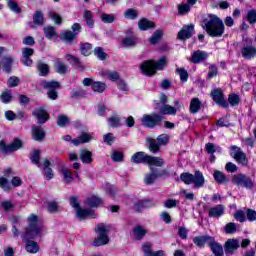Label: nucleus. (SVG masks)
I'll return each mask as SVG.
<instances>
[{"label": "nucleus", "instance_id": "44", "mask_svg": "<svg viewBox=\"0 0 256 256\" xmlns=\"http://www.w3.org/2000/svg\"><path fill=\"white\" fill-rule=\"evenodd\" d=\"M133 234L135 239L141 241V239L144 238L145 235H147V230H145V228H143L142 226H137L136 228H134Z\"/></svg>", "mask_w": 256, "mask_h": 256}, {"label": "nucleus", "instance_id": "41", "mask_svg": "<svg viewBox=\"0 0 256 256\" xmlns=\"http://www.w3.org/2000/svg\"><path fill=\"white\" fill-rule=\"evenodd\" d=\"M44 207L47 209L48 213H57V211H59V204L55 201L45 202Z\"/></svg>", "mask_w": 256, "mask_h": 256}, {"label": "nucleus", "instance_id": "62", "mask_svg": "<svg viewBox=\"0 0 256 256\" xmlns=\"http://www.w3.org/2000/svg\"><path fill=\"white\" fill-rule=\"evenodd\" d=\"M106 77L109 81H121V79H119V72L117 71H106Z\"/></svg>", "mask_w": 256, "mask_h": 256}, {"label": "nucleus", "instance_id": "4", "mask_svg": "<svg viewBox=\"0 0 256 256\" xmlns=\"http://www.w3.org/2000/svg\"><path fill=\"white\" fill-rule=\"evenodd\" d=\"M70 205L75 209L78 219H95V212L91 209H83L79 206V198L72 196L70 198Z\"/></svg>", "mask_w": 256, "mask_h": 256}, {"label": "nucleus", "instance_id": "6", "mask_svg": "<svg viewBox=\"0 0 256 256\" xmlns=\"http://www.w3.org/2000/svg\"><path fill=\"white\" fill-rule=\"evenodd\" d=\"M161 121H163V116L157 113L144 114L141 118L143 127H147L148 129H155Z\"/></svg>", "mask_w": 256, "mask_h": 256}, {"label": "nucleus", "instance_id": "36", "mask_svg": "<svg viewBox=\"0 0 256 256\" xmlns=\"http://www.w3.org/2000/svg\"><path fill=\"white\" fill-rule=\"evenodd\" d=\"M54 69L56 73H59V75H65V73H67V65H65V63L60 59L56 60Z\"/></svg>", "mask_w": 256, "mask_h": 256}, {"label": "nucleus", "instance_id": "47", "mask_svg": "<svg viewBox=\"0 0 256 256\" xmlns=\"http://www.w3.org/2000/svg\"><path fill=\"white\" fill-rule=\"evenodd\" d=\"M193 176V174L185 172L180 175V179L185 185H193Z\"/></svg>", "mask_w": 256, "mask_h": 256}, {"label": "nucleus", "instance_id": "5", "mask_svg": "<svg viewBox=\"0 0 256 256\" xmlns=\"http://www.w3.org/2000/svg\"><path fill=\"white\" fill-rule=\"evenodd\" d=\"M97 237L93 241L94 247H101L109 243V236L107 235V226L105 224H98L96 229Z\"/></svg>", "mask_w": 256, "mask_h": 256}, {"label": "nucleus", "instance_id": "54", "mask_svg": "<svg viewBox=\"0 0 256 256\" xmlns=\"http://www.w3.org/2000/svg\"><path fill=\"white\" fill-rule=\"evenodd\" d=\"M109 127H119L121 125V117L119 115H113L108 118Z\"/></svg>", "mask_w": 256, "mask_h": 256}, {"label": "nucleus", "instance_id": "12", "mask_svg": "<svg viewBox=\"0 0 256 256\" xmlns=\"http://www.w3.org/2000/svg\"><path fill=\"white\" fill-rule=\"evenodd\" d=\"M32 115L38 119V123H40V125H43L49 121V113L46 112L45 108L43 107L36 108L32 112Z\"/></svg>", "mask_w": 256, "mask_h": 256}, {"label": "nucleus", "instance_id": "64", "mask_svg": "<svg viewBox=\"0 0 256 256\" xmlns=\"http://www.w3.org/2000/svg\"><path fill=\"white\" fill-rule=\"evenodd\" d=\"M151 243L146 242L142 245V251L144 253V256H152L153 252L151 251Z\"/></svg>", "mask_w": 256, "mask_h": 256}, {"label": "nucleus", "instance_id": "43", "mask_svg": "<svg viewBox=\"0 0 256 256\" xmlns=\"http://www.w3.org/2000/svg\"><path fill=\"white\" fill-rule=\"evenodd\" d=\"M80 51L85 57H89V54L93 51V45L91 43H81Z\"/></svg>", "mask_w": 256, "mask_h": 256}, {"label": "nucleus", "instance_id": "60", "mask_svg": "<svg viewBox=\"0 0 256 256\" xmlns=\"http://www.w3.org/2000/svg\"><path fill=\"white\" fill-rule=\"evenodd\" d=\"M191 11V6L189 4L182 3L178 6V13L180 15H187Z\"/></svg>", "mask_w": 256, "mask_h": 256}, {"label": "nucleus", "instance_id": "33", "mask_svg": "<svg viewBox=\"0 0 256 256\" xmlns=\"http://www.w3.org/2000/svg\"><path fill=\"white\" fill-rule=\"evenodd\" d=\"M206 151L209 155H211V159L212 161H215V153L221 152V147L219 146H215V144L213 143H207L206 144Z\"/></svg>", "mask_w": 256, "mask_h": 256}, {"label": "nucleus", "instance_id": "21", "mask_svg": "<svg viewBox=\"0 0 256 256\" xmlns=\"http://www.w3.org/2000/svg\"><path fill=\"white\" fill-rule=\"evenodd\" d=\"M150 170H151V173L146 174L144 177V183L146 185H153V183L157 181V178L161 177V175L159 174V171L153 170V168H150Z\"/></svg>", "mask_w": 256, "mask_h": 256}, {"label": "nucleus", "instance_id": "32", "mask_svg": "<svg viewBox=\"0 0 256 256\" xmlns=\"http://www.w3.org/2000/svg\"><path fill=\"white\" fill-rule=\"evenodd\" d=\"M43 175L48 180L53 179L54 177L53 169H51V162H49V160H44Z\"/></svg>", "mask_w": 256, "mask_h": 256}, {"label": "nucleus", "instance_id": "3", "mask_svg": "<svg viewBox=\"0 0 256 256\" xmlns=\"http://www.w3.org/2000/svg\"><path fill=\"white\" fill-rule=\"evenodd\" d=\"M28 223L29 226L26 229V233L24 236L26 239H33L37 237V235H39L41 231H43V226L41 225V223H39V218L37 217V215H30L28 218Z\"/></svg>", "mask_w": 256, "mask_h": 256}, {"label": "nucleus", "instance_id": "11", "mask_svg": "<svg viewBox=\"0 0 256 256\" xmlns=\"http://www.w3.org/2000/svg\"><path fill=\"white\" fill-rule=\"evenodd\" d=\"M241 247V242L238 239H228L224 244V251L226 254L233 255L237 249Z\"/></svg>", "mask_w": 256, "mask_h": 256}, {"label": "nucleus", "instance_id": "1", "mask_svg": "<svg viewBox=\"0 0 256 256\" xmlns=\"http://www.w3.org/2000/svg\"><path fill=\"white\" fill-rule=\"evenodd\" d=\"M202 29L209 37H223L225 33V23L223 19L215 14H208L201 23Z\"/></svg>", "mask_w": 256, "mask_h": 256}, {"label": "nucleus", "instance_id": "31", "mask_svg": "<svg viewBox=\"0 0 256 256\" xmlns=\"http://www.w3.org/2000/svg\"><path fill=\"white\" fill-rule=\"evenodd\" d=\"M147 143L149 145L148 149L151 153H158L159 149H161L160 143L155 139L148 138Z\"/></svg>", "mask_w": 256, "mask_h": 256}, {"label": "nucleus", "instance_id": "10", "mask_svg": "<svg viewBox=\"0 0 256 256\" xmlns=\"http://www.w3.org/2000/svg\"><path fill=\"white\" fill-rule=\"evenodd\" d=\"M211 96L213 101L217 103L220 107H224L227 109L229 107V103H227V100L223 97V90L221 89H215L214 91L211 92Z\"/></svg>", "mask_w": 256, "mask_h": 256}, {"label": "nucleus", "instance_id": "34", "mask_svg": "<svg viewBox=\"0 0 256 256\" xmlns=\"http://www.w3.org/2000/svg\"><path fill=\"white\" fill-rule=\"evenodd\" d=\"M90 140H91V135L87 133H82L79 138L73 139L71 140V142L73 143V145L77 146L83 143H89Z\"/></svg>", "mask_w": 256, "mask_h": 256}, {"label": "nucleus", "instance_id": "7", "mask_svg": "<svg viewBox=\"0 0 256 256\" xmlns=\"http://www.w3.org/2000/svg\"><path fill=\"white\" fill-rule=\"evenodd\" d=\"M232 183L237 185V187H245L246 189H253V187H255L253 180L245 174L234 175Z\"/></svg>", "mask_w": 256, "mask_h": 256}, {"label": "nucleus", "instance_id": "9", "mask_svg": "<svg viewBox=\"0 0 256 256\" xmlns=\"http://www.w3.org/2000/svg\"><path fill=\"white\" fill-rule=\"evenodd\" d=\"M23 147V142L19 139H15L11 144L6 145L4 142H0V149L2 153H13L19 151Z\"/></svg>", "mask_w": 256, "mask_h": 256}, {"label": "nucleus", "instance_id": "18", "mask_svg": "<svg viewBox=\"0 0 256 256\" xmlns=\"http://www.w3.org/2000/svg\"><path fill=\"white\" fill-rule=\"evenodd\" d=\"M148 157H149V154L145 152H136L131 156L130 161L131 163H135L136 165H139L140 163H147Z\"/></svg>", "mask_w": 256, "mask_h": 256}, {"label": "nucleus", "instance_id": "46", "mask_svg": "<svg viewBox=\"0 0 256 256\" xmlns=\"http://www.w3.org/2000/svg\"><path fill=\"white\" fill-rule=\"evenodd\" d=\"M161 37H163V30H156L152 37L149 38V43L157 45V42L161 41Z\"/></svg>", "mask_w": 256, "mask_h": 256}, {"label": "nucleus", "instance_id": "29", "mask_svg": "<svg viewBox=\"0 0 256 256\" xmlns=\"http://www.w3.org/2000/svg\"><path fill=\"white\" fill-rule=\"evenodd\" d=\"M41 87L43 89H48V91H53L55 89H59L60 85L59 82L57 81H47V80H42L40 82Z\"/></svg>", "mask_w": 256, "mask_h": 256}, {"label": "nucleus", "instance_id": "23", "mask_svg": "<svg viewBox=\"0 0 256 256\" xmlns=\"http://www.w3.org/2000/svg\"><path fill=\"white\" fill-rule=\"evenodd\" d=\"M208 247H210L215 256H223V246L215 241V238H212L210 244H208Z\"/></svg>", "mask_w": 256, "mask_h": 256}, {"label": "nucleus", "instance_id": "52", "mask_svg": "<svg viewBox=\"0 0 256 256\" xmlns=\"http://www.w3.org/2000/svg\"><path fill=\"white\" fill-rule=\"evenodd\" d=\"M48 16L50 17V19H52V21H54L56 25H61V23H63V18L61 17V15L55 13V11L53 10L48 12Z\"/></svg>", "mask_w": 256, "mask_h": 256}, {"label": "nucleus", "instance_id": "63", "mask_svg": "<svg viewBox=\"0 0 256 256\" xmlns=\"http://www.w3.org/2000/svg\"><path fill=\"white\" fill-rule=\"evenodd\" d=\"M102 23H113L115 21V15L113 14H101L100 16Z\"/></svg>", "mask_w": 256, "mask_h": 256}, {"label": "nucleus", "instance_id": "19", "mask_svg": "<svg viewBox=\"0 0 256 256\" xmlns=\"http://www.w3.org/2000/svg\"><path fill=\"white\" fill-rule=\"evenodd\" d=\"M32 138L34 141H43L45 139V130L41 126H32Z\"/></svg>", "mask_w": 256, "mask_h": 256}, {"label": "nucleus", "instance_id": "16", "mask_svg": "<svg viewBox=\"0 0 256 256\" xmlns=\"http://www.w3.org/2000/svg\"><path fill=\"white\" fill-rule=\"evenodd\" d=\"M209 217H213L215 219H219V217H223L225 215V206L219 204L216 206H213L208 211Z\"/></svg>", "mask_w": 256, "mask_h": 256}, {"label": "nucleus", "instance_id": "24", "mask_svg": "<svg viewBox=\"0 0 256 256\" xmlns=\"http://www.w3.org/2000/svg\"><path fill=\"white\" fill-rule=\"evenodd\" d=\"M146 164L150 167H163V165H165V161L160 157L148 155Z\"/></svg>", "mask_w": 256, "mask_h": 256}, {"label": "nucleus", "instance_id": "20", "mask_svg": "<svg viewBox=\"0 0 256 256\" xmlns=\"http://www.w3.org/2000/svg\"><path fill=\"white\" fill-rule=\"evenodd\" d=\"M213 237L209 236V235H204V236H196L193 239L194 244L197 247L203 248L205 247V244L207 243V245H209L212 241Z\"/></svg>", "mask_w": 256, "mask_h": 256}, {"label": "nucleus", "instance_id": "8", "mask_svg": "<svg viewBox=\"0 0 256 256\" xmlns=\"http://www.w3.org/2000/svg\"><path fill=\"white\" fill-rule=\"evenodd\" d=\"M231 157L240 163L241 165H247V155L245 152L241 151V148L237 146H232L230 151Z\"/></svg>", "mask_w": 256, "mask_h": 256}, {"label": "nucleus", "instance_id": "25", "mask_svg": "<svg viewBox=\"0 0 256 256\" xmlns=\"http://www.w3.org/2000/svg\"><path fill=\"white\" fill-rule=\"evenodd\" d=\"M1 65L6 71V73H10L12 67H13V57L11 55H6L1 59Z\"/></svg>", "mask_w": 256, "mask_h": 256}, {"label": "nucleus", "instance_id": "53", "mask_svg": "<svg viewBox=\"0 0 256 256\" xmlns=\"http://www.w3.org/2000/svg\"><path fill=\"white\" fill-rule=\"evenodd\" d=\"M176 72L179 75L180 80L182 81V83H187V81L189 79V72H187L185 70V68H177Z\"/></svg>", "mask_w": 256, "mask_h": 256}, {"label": "nucleus", "instance_id": "17", "mask_svg": "<svg viewBox=\"0 0 256 256\" xmlns=\"http://www.w3.org/2000/svg\"><path fill=\"white\" fill-rule=\"evenodd\" d=\"M192 185H194V189H201V187L205 186V176H203L201 171L194 173Z\"/></svg>", "mask_w": 256, "mask_h": 256}, {"label": "nucleus", "instance_id": "45", "mask_svg": "<svg viewBox=\"0 0 256 256\" xmlns=\"http://www.w3.org/2000/svg\"><path fill=\"white\" fill-rule=\"evenodd\" d=\"M65 59L70 63V65H73L74 67H81V60L77 58V56L66 54Z\"/></svg>", "mask_w": 256, "mask_h": 256}, {"label": "nucleus", "instance_id": "40", "mask_svg": "<svg viewBox=\"0 0 256 256\" xmlns=\"http://www.w3.org/2000/svg\"><path fill=\"white\" fill-rule=\"evenodd\" d=\"M86 203L89 207H99L103 204V200L99 196H91L86 200Z\"/></svg>", "mask_w": 256, "mask_h": 256}, {"label": "nucleus", "instance_id": "28", "mask_svg": "<svg viewBox=\"0 0 256 256\" xmlns=\"http://www.w3.org/2000/svg\"><path fill=\"white\" fill-rule=\"evenodd\" d=\"M92 157H93V154L91 153V151L81 150L80 160L82 161V163H85L86 165L93 163Z\"/></svg>", "mask_w": 256, "mask_h": 256}, {"label": "nucleus", "instance_id": "15", "mask_svg": "<svg viewBox=\"0 0 256 256\" xmlns=\"http://www.w3.org/2000/svg\"><path fill=\"white\" fill-rule=\"evenodd\" d=\"M209 57V54L202 50H197L192 53V56L190 57L189 61L190 63L199 64L203 63Z\"/></svg>", "mask_w": 256, "mask_h": 256}, {"label": "nucleus", "instance_id": "61", "mask_svg": "<svg viewBox=\"0 0 256 256\" xmlns=\"http://www.w3.org/2000/svg\"><path fill=\"white\" fill-rule=\"evenodd\" d=\"M246 19H247L248 23H250L251 25H255V23H256V10H249L247 12Z\"/></svg>", "mask_w": 256, "mask_h": 256}, {"label": "nucleus", "instance_id": "55", "mask_svg": "<svg viewBox=\"0 0 256 256\" xmlns=\"http://www.w3.org/2000/svg\"><path fill=\"white\" fill-rule=\"evenodd\" d=\"M61 173L63 175L64 181H66L67 183H71V181H73V174L67 168L63 167L61 169Z\"/></svg>", "mask_w": 256, "mask_h": 256}, {"label": "nucleus", "instance_id": "51", "mask_svg": "<svg viewBox=\"0 0 256 256\" xmlns=\"http://www.w3.org/2000/svg\"><path fill=\"white\" fill-rule=\"evenodd\" d=\"M33 21L35 25H44L45 24V18L43 17V12L36 11L33 16Z\"/></svg>", "mask_w": 256, "mask_h": 256}, {"label": "nucleus", "instance_id": "56", "mask_svg": "<svg viewBox=\"0 0 256 256\" xmlns=\"http://www.w3.org/2000/svg\"><path fill=\"white\" fill-rule=\"evenodd\" d=\"M0 99L2 101V103H11V100L13 99V94H11V91L7 90V91H4L1 96H0Z\"/></svg>", "mask_w": 256, "mask_h": 256}, {"label": "nucleus", "instance_id": "22", "mask_svg": "<svg viewBox=\"0 0 256 256\" xmlns=\"http://www.w3.org/2000/svg\"><path fill=\"white\" fill-rule=\"evenodd\" d=\"M242 57L251 61L256 57V48L254 46H246L242 48Z\"/></svg>", "mask_w": 256, "mask_h": 256}, {"label": "nucleus", "instance_id": "58", "mask_svg": "<svg viewBox=\"0 0 256 256\" xmlns=\"http://www.w3.org/2000/svg\"><path fill=\"white\" fill-rule=\"evenodd\" d=\"M245 215L247 214L243 210H238L234 214V218L236 219V221H239L240 223H245V221H247V217Z\"/></svg>", "mask_w": 256, "mask_h": 256}, {"label": "nucleus", "instance_id": "27", "mask_svg": "<svg viewBox=\"0 0 256 256\" xmlns=\"http://www.w3.org/2000/svg\"><path fill=\"white\" fill-rule=\"evenodd\" d=\"M160 115H177V109L171 105L164 104L159 108Z\"/></svg>", "mask_w": 256, "mask_h": 256}, {"label": "nucleus", "instance_id": "37", "mask_svg": "<svg viewBox=\"0 0 256 256\" xmlns=\"http://www.w3.org/2000/svg\"><path fill=\"white\" fill-rule=\"evenodd\" d=\"M44 35L46 39H57V32L55 31V27L53 26H46L44 27Z\"/></svg>", "mask_w": 256, "mask_h": 256}, {"label": "nucleus", "instance_id": "30", "mask_svg": "<svg viewBox=\"0 0 256 256\" xmlns=\"http://www.w3.org/2000/svg\"><path fill=\"white\" fill-rule=\"evenodd\" d=\"M201 105L203 104L201 100H199V98H192L190 102V113H192L193 115H195V113H199V111L201 110Z\"/></svg>", "mask_w": 256, "mask_h": 256}, {"label": "nucleus", "instance_id": "35", "mask_svg": "<svg viewBox=\"0 0 256 256\" xmlns=\"http://www.w3.org/2000/svg\"><path fill=\"white\" fill-rule=\"evenodd\" d=\"M138 27L141 31H147V29H153V27H155V23L144 18L138 22Z\"/></svg>", "mask_w": 256, "mask_h": 256}, {"label": "nucleus", "instance_id": "48", "mask_svg": "<svg viewBox=\"0 0 256 256\" xmlns=\"http://www.w3.org/2000/svg\"><path fill=\"white\" fill-rule=\"evenodd\" d=\"M107 89V85L103 82H94L92 84V90L95 93H103Z\"/></svg>", "mask_w": 256, "mask_h": 256}, {"label": "nucleus", "instance_id": "14", "mask_svg": "<svg viewBox=\"0 0 256 256\" xmlns=\"http://www.w3.org/2000/svg\"><path fill=\"white\" fill-rule=\"evenodd\" d=\"M33 53H35L33 48H22L21 63H23V65L26 67H31V65H33V60L31 59Z\"/></svg>", "mask_w": 256, "mask_h": 256}, {"label": "nucleus", "instance_id": "42", "mask_svg": "<svg viewBox=\"0 0 256 256\" xmlns=\"http://www.w3.org/2000/svg\"><path fill=\"white\" fill-rule=\"evenodd\" d=\"M213 177H214V180L216 181V183H227V181H229L227 179V176L225 175V173H223L219 170L214 171Z\"/></svg>", "mask_w": 256, "mask_h": 256}, {"label": "nucleus", "instance_id": "59", "mask_svg": "<svg viewBox=\"0 0 256 256\" xmlns=\"http://www.w3.org/2000/svg\"><path fill=\"white\" fill-rule=\"evenodd\" d=\"M246 219L250 221V223H253L256 221V211L250 208H247L246 211Z\"/></svg>", "mask_w": 256, "mask_h": 256}, {"label": "nucleus", "instance_id": "50", "mask_svg": "<svg viewBox=\"0 0 256 256\" xmlns=\"http://www.w3.org/2000/svg\"><path fill=\"white\" fill-rule=\"evenodd\" d=\"M93 12L89 10H84V19L86 20V24L88 27H94L95 22L93 21Z\"/></svg>", "mask_w": 256, "mask_h": 256}, {"label": "nucleus", "instance_id": "13", "mask_svg": "<svg viewBox=\"0 0 256 256\" xmlns=\"http://www.w3.org/2000/svg\"><path fill=\"white\" fill-rule=\"evenodd\" d=\"M194 32H195V26L193 24L186 25L178 32V39H180V41H185V39H190V37H193Z\"/></svg>", "mask_w": 256, "mask_h": 256}, {"label": "nucleus", "instance_id": "38", "mask_svg": "<svg viewBox=\"0 0 256 256\" xmlns=\"http://www.w3.org/2000/svg\"><path fill=\"white\" fill-rule=\"evenodd\" d=\"M25 249L31 254L39 253V244L35 241H28L25 245Z\"/></svg>", "mask_w": 256, "mask_h": 256}, {"label": "nucleus", "instance_id": "26", "mask_svg": "<svg viewBox=\"0 0 256 256\" xmlns=\"http://www.w3.org/2000/svg\"><path fill=\"white\" fill-rule=\"evenodd\" d=\"M60 39H62L64 43L71 44L73 41H75V39H77V33H73L72 31L62 32Z\"/></svg>", "mask_w": 256, "mask_h": 256}, {"label": "nucleus", "instance_id": "49", "mask_svg": "<svg viewBox=\"0 0 256 256\" xmlns=\"http://www.w3.org/2000/svg\"><path fill=\"white\" fill-rule=\"evenodd\" d=\"M125 19L135 20L137 17H139V13L137 10L133 8H129L124 12Z\"/></svg>", "mask_w": 256, "mask_h": 256}, {"label": "nucleus", "instance_id": "39", "mask_svg": "<svg viewBox=\"0 0 256 256\" xmlns=\"http://www.w3.org/2000/svg\"><path fill=\"white\" fill-rule=\"evenodd\" d=\"M37 70L39 72L40 77H47V75H49V65L41 61L37 63Z\"/></svg>", "mask_w": 256, "mask_h": 256}, {"label": "nucleus", "instance_id": "57", "mask_svg": "<svg viewBox=\"0 0 256 256\" xmlns=\"http://www.w3.org/2000/svg\"><path fill=\"white\" fill-rule=\"evenodd\" d=\"M241 99L239 98V95L237 94H231L228 97V103L231 105V107H237L239 105Z\"/></svg>", "mask_w": 256, "mask_h": 256}, {"label": "nucleus", "instance_id": "2", "mask_svg": "<svg viewBox=\"0 0 256 256\" xmlns=\"http://www.w3.org/2000/svg\"><path fill=\"white\" fill-rule=\"evenodd\" d=\"M167 67V57L163 56L158 61L147 60L143 62L140 66V69L144 75L152 76Z\"/></svg>", "mask_w": 256, "mask_h": 256}]
</instances>
